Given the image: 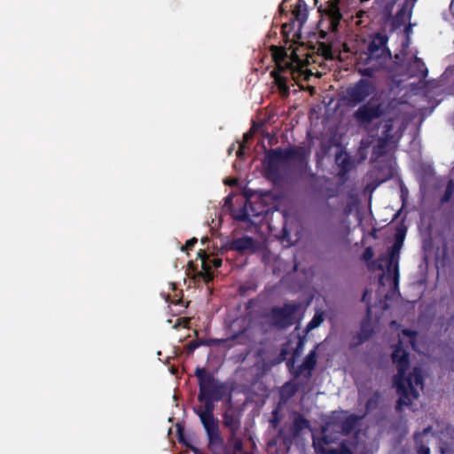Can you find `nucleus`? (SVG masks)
<instances>
[{
  "label": "nucleus",
  "instance_id": "nucleus-1",
  "mask_svg": "<svg viewBox=\"0 0 454 454\" xmlns=\"http://www.w3.org/2000/svg\"><path fill=\"white\" fill-rule=\"evenodd\" d=\"M392 361L396 364L397 369V373L393 377V384L399 395L395 411L401 412L403 406H410L413 400L419 396V389H422L424 386V378L421 369L418 366L413 367L412 371L406 375L410 368V358L409 353L403 348L401 340L395 347Z\"/></svg>",
  "mask_w": 454,
  "mask_h": 454
},
{
  "label": "nucleus",
  "instance_id": "nucleus-2",
  "mask_svg": "<svg viewBox=\"0 0 454 454\" xmlns=\"http://www.w3.org/2000/svg\"><path fill=\"white\" fill-rule=\"evenodd\" d=\"M387 43V37L385 35L377 33L372 36L366 51L359 54L356 64V68L362 76L375 78L377 72L386 69L391 59Z\"/></svg>",
  "mask_w": 454,
  "mask_h": 454
},
{
  "label": "nucleus",
  "instance_id": "nucleus-3",
  "mask_svg": "<svg viewBox=\"0 0 454 454\" xmlns=\"http://www.w3.org/2000/svg\"><path fill=\"white\" fill-rule=\"evenodd\" d=\"M199 401L204 403V406L194 407L193 411L199 416L207 433L208 449L213 454H221L224 447V441L220 432L218 419L214 415L216 400L208 396Z\"/></svg>",
  "mask_w": 454,
  "mask_h": 454
},
{
  "label": "nucleus",
  "instance_id": "nucleus-4",
  "mask_svg": "<svg viewBox=\"0 0 454 454\" xmlns=\"http://www.w3.org/2000/svg\"><path fill=\"white\" fill-rule=\"evenodd\" d=\"M270 51L277 66L275 70L289 71V75L294 81L301 76H304V80H309L312 75L311 71L306 68L309 64V55L306 59H301L297 53V49L293 50L289 55L285 48L276 45L270 47Z\"/></svg>",
  "mask_w": 454,
  "mask_h": 454
},
{
  "label": "nucleus",
  "instance_id": "nucleus-5",
  "mask_svg": "<svg viewBox=\"0 0 454 454\" xmlns=\"http://www.w3.org/2000/svg\"><path fill=\"white\" fill-rule=\"evenodd\" d=\"M309 152L301 146L291 145L287 148L277 147L265 153V164L270 174L277 175L281 165L294 161L299 165L307 163Z\"/></svg>",
  "mask_w": 454,
  "mask_h": 454
},
{
  "label": "nucleus",
  "instance_id": "nucleus-6",
  "mask_svg": "<svg viewBox=\"0 0 454 454\" xmlns=\"http://www.w3.org/2000/svg\"><path fill=\"white\" fill-rule=\"evenodd\" d=\"M301 309L298 302H286L283 306H273L266 317L270 325L277 329L285 330L296 323V314Z\"/></svg>",
  "mask_w": 454,
  "mask_h": 454
},
{
  "label": "nucleus",
  "instance_id": "nucleus-7",
  "mask_svg": "<svg viewBox=\"0 0 454 454\" xmlns=\"http://www.w3.org/2000/svg\"><path fill=\"white\" fill-rule=\"evenodd\" d=\"M377 94L376 82L366 78H361L346 90V100L349 106L364 104Z\"/></svg>",
  "mask_w": 454,
  "mask_h": 454
},
{
  "label": "nucleus",
  "instance_id": "nucleus-8",
  "mask_svg": "<svg viewBox=\"0 0 454 454\" xmlns=\"http://www.w3.org/2000/svg\"><path fill=\"white\" fill-rule=\"evenodd\" d=\"M268 212L267 206L261 200L252 201L250 199H247L246 203L242 208H240L239 215L235 218L241 222H251L253 218L262 217Z\"/></svg>",
  "mask_w": 454,
  "mask_h": 454
},
{
  "label": "nucleus",
  "instance_id": "nucleus-9",
  "mask_svg": "<svg viewBox=\"0 0 454 454\" xmlns=\"http://www.w3.org/2000/svg\"><path fill=\"white\" fill-rule=\"evenodd\" d=\"M194 375L199 381L200 392L198 400L206 399L210 396L219 380L212 373L208 372L206 368L197 367Z\"/></svg>",
  "mask_w": 454,
  "mask_h": 454
},
{
  "label": "nucleus",
  "instance_id": "nucleus-10",
  "mask_svg": "<svg viewBox=\"0 0 454 454\" xmlns=\"http://www.w3.org/2000/svg\"><path fill=\"white\" fill-rule=\"evenodd\" d=\"M384 114L381 104H372L371 101L362 104L354 113V118L360 124H370Z\"/></svg>",
  "mask_w": 454,
  "mask_h": 454
},
{
  "label": "nucleus",
  "instance_id": "nucleus-11",
  "mask_svg": "<svg viewBox=\"0 0 454 454\" xmlns=\"http://www.w3.org/2000/svg\"><path fill=\"white\" fill-rule=\"evenodd\" d=\"M393 125L387 122L383 126V131L380 137L377 139V143L373 145L372 150V159L377 160L379 158L386 155L391 145L394 143V135L392 134Z\"/></svg>",
  "mask_w": 454,
  "mask_h": 454
},
{
  "label": "nucleus",
  "instance_id": "nucleus-12",
  "mask_svg": "<svg viewBox=\"0 0 454 454\" xmlns=\"http://www.w3.org/2000/svg\"><path fill=\"white\" fill-rule=\"evenodd\" d=\"M339 4L340 0H325L324 4L318 7V12L322 16L327 17L329 20L328 28L332 31L338 29L340 20L342 19Z\"/></svg>",
  "mask_w": 454,
  "mask_h": 454
},
{
  "label": "nucleus",
  "instance_id": "nucleus-13",
  "mask_svg": "<svg viewBox=\"0 0 454 454\" xmlns=\"http://www.w3.org/2000/svg\"><path fill=\"white\" fill-rule=\"evenodd\" d=\"M317 348L318 345H316V347L305 356L302 364L292 372L294 378H299L302 374L307 380L311 378L312 371L316 368L317 363Z\"/></svg>",
  "mask_w": 454,
  "mask_h": 454
},
{
  "label": "nucleus",
  "instance_id": "nucleus-14",
  "mask_svg": "<svg viewBox=\"0 0 454 454\" xmlns=\"http://www.w3.org/2000/svg\"><path fill=\"white\" fill-rule=\"evenodd\" d=\"M255 242L252 237L244 235L240 238L232 239L229 244V248L240 254L247 250L254 251Z\"/></svg>",
  "mask_w": 454,
  "mask_h": 454
},
{
  "label": "nucleus",
  "instance_id": "nucleus-15",
  "mask_svg": "<svg viewBox=\"0 0 454 454\" xmlns=\"http://www.w3.org/2000/svg\"><path fill=\"white\" fill-rule=\"evenodd\" d=\"M198 257L201 261V268L202 270L198 273V275L202 278L206 284L211 282L214 278V274L211 269V265L208 263L209 256L207 252L203 249H200L198 252Z\"/></svg>",
  "mask_w": 454,
  "mask_h": 454
},
{
  "label": "nucleus",
  "instance_id": "nucleus-16",
  "mask_svg": "<svg viewBox=\"0 0 454 454\" xmlns=\"http://www.w3.org/2000/svg\"><path fill=\"white\" fill-rule=\"evenodd\" d=\"M282 73L289 74V71L272 70L270 75L274 78L280 94L286 97L289 95V87L287 85L288 77L282 74Z\"/></svg>",
  "mask_w": 454,
  "mask_h": 454
},
{
  "label": "nucleus",
  "instance_id": "nucleus-17",
  "mask_svg": "<svg viewBox=\"0 0 454 454\" xmlns=\"http://www.w3.org/2000/svg\"><path fill=\"white\" fill-rule=\"evenodd\" d=\"M223 424L225 427L229 428L232 438H235V434L240 427L239 417L232 411H225L223 414Z\"/></svg>",
  "mask_w": 454,
  "mask_h": 454
},
{
  "label": "nucleus",
  "instance_id": "nucleus-18",
  "mask_svg": "<svg viewBox=\"0 0 454 454\" xmlns=\"http://www.w3.org/2000/svg\"><path fill=\"white\" fill-rule=\"evenodd\" d=\"M408 72L411 76L420 75L422 78H426L428 74L425 63L418 57H414L412 61L409 63Z\"/></svg>",
  "mask_w": 454,
  "mask_h": 454
},
{
  "label": "nucleus",
  "instance_id": "nucleus-19",
  "mask_svg": "<svg viewBox=\"0 0 454 454\" xmlns=\"http://www.w3.org/2000/svg\"><path fill=\"white\" fill-rule=\"evenodd\" d=\"M306 428H310V422L302 414L296 412L291 426L292 434L298 436Z\"/></svg>",
  "mask_w": 454,
  "mask_h": 454
},
{
  "label": "nucleus",
  "instance_id": "nucleus-20",
  "mask_svg": "<svg viewBox=\"0 0 454 454\" xmlns=\"http://www.w3.org/2000/svg\"><path fill=\"white\" fill-rule=\"evenodd\" d=\"M292 15L295 21L299 23L300 27L306 22L308 19V8L303 0H298V3L292 12Z\"/></svg>",
  "mask_w": 454,
  "mask_h": 454
},
{
  "label": "nucleus",
  "instance_id": "nucleus-21",
  "mask_svg": "<svg viewBox=\"0 0 454 454\" xmlns=\"http://www.w3.org/2000/svg\"><path fill=\"white\" fill-rule=\"evenodd\" d=\"M411 16V7H409V1L406 0L400 10L396 12L393 24L395 27L403 25L407 20Z\"/></svg>",
  "mask_w": 454,
  "mask_h": 454
},
{
  "label": "nucleus",
  "instance_id": "nucleus-22",
  "mask_svg": "<svg viewBox=\"0 0 454 454\" xmlns=\"http://www.w3.org/2000/svg\"><path fill=\"white\" fill-rule=\"evenodd\" d=\"M400 253L394 250L392 247L389 249L387 254L386 256H381L380 259L387 261V270L390 271L391 268L394 266L395 270V278L397 279L398 273V260H399Z\"/></svg>",
  "mask_w": 454,
  "mask_h": 454
},
{
  "label": "nucleus",
  "instance_id": "nucleus-23",
  "mask_svg": "<svg viewBox=\"0 0 454 454\" xmlns=\"http://www.w3.org/2000/svg\"><path fill=\"white\" fill-rule=\"evenodd\" d=\"M358 417L351 414L340 422V431L344 435L349 434L356 427Z\"/></svg>",
  "mask_w": 454,
  "mask_h": 454
},
{
  "label": "nucleus",
  "instance_id": "nucleus-24",
  "mask_svg": "<svg viewBox=\"0 0 454 454\" xmlns=\"http://www.w3.org/2000/svg\"><path fill=\"white\" fill-rule=\"evenodd\" d=\"M372 333L373 330L369 325V324L363 322L361 325V330L356 336V338L357 339L356 345L362 344L363 342L368 340L372 336Z\"/></svg>",
  "mask_w": 454,
  "mask_h": 454
},
{
  "label": "nucleus",
  "instance_id": "nucleus-25",
  "mask_svg": "<svg viewBox=\"0 0 454 454\" xmlns=\"http://www.w3.org/2000/svg\"><path fill=\"white\" fill-rule=\"evenodd\" d=\"M305 340H306V339H305L304 336H299L298 337V341L296 343V346L293 349V352H292L293 357H292V359L288 360L287 363H286V365L288 367L289 366L294 367V360L296 358H298L299 356H301V355L302 354V351H303V348H304V345H305Z\"/></svg>",
  "mask_w": 454,
  "mask_h": 454
},
{
  "label": "nucleus",
  "instance_id": "nucleus-26",
  "mask_svg": "<svg viewBox=\"0 0 454 454\" xmlns=\"http://www.w3.org/2000/svg\"><path fill=\"white\" fill-rule=\"evenodd\" d=\"M299 390V385L296 383H293L288 381L285 383L281 390V398L285 400H288L295 395V394Z\"/></svg>",
  "mask_w": 454,
  "mask_h": 454
},
{
  "label": "nucleus",
  "instance_id": "nucleus-27",
  "mask_svg": "<svg viewBox=\"0 0 454 454\" xmlns=\"http://www.w3.org/2000/svg\"><path fill=\"white\" fill-rule=\"evenodd\" d=\"M228 394L227 385L223 382L218 381L213 394L210 395L213 399L216 400V402L222 401L224 396Z\"/></svg>",
  "mask_w": 454,
  "mask_h": 454
},
{
  "label": "nucleus",
  "instance_id": "nucleus-28",
  "mask_svg": "<svg viewBox=\"0 0 454 454\" xmlns=\"http://www.w3.org/2000/svg\"><path fill=\"white\" fill-rule=\"evenodd\" d=\"M320 452L322 454H353L345 442H340L338 448H333L328 450L321 448Z\"/></svg>",
  "mask_w": 454,
  "mask_h": 454
},
{
  "label": "nucleus",
  "instance_id": "nucleus-29",
  "mask_svg": "<svg viewBox=\"0 0 454 454\" xmlns=\"http://www.w3.org/2000/svg\"><path fill=\"white\" fill-rule=\"evenodd\" d=\"M317 53L326 59H333L332 45L325 42H318L317 44Z\"/></svg>",
  "mask_w": 454,
  "mask_h": 454
},
{
  "label": "nucleus",
  "instance_id": "nucleus-30",
  "mask_svg": "<svg viewBox=\"0 0 454 454\" xmlns=\"http://www.w3.org/2000/svg\"><path fill=\"white\" fill-rule=\"evenodd\" d=\"M381 395L377 390L373 393V395L366 401L365 403V411L367 412H370L372 411H374L377 409L380 400Z\"/></svg>",
  "mask_w": 454,
  "mask_h": 454
},
{
  "label": "nucleus",
  "instance_id": "nucleus-31",
  "mask_svg": "<svg viewBox=\"0 0 454 454\" xmlns=\"http://www.w3.org/2000/svg\"><path fill=\"white\" fill-rule=\"evenodd\" d=\"M454 193V182L453 180H450L447 184L446 189L441 197V204H445L449 202Z\"/></svg>",
  "mask_w": 454,
  "mask_h": 454
},
{
  "label": "nucleus",
  "instance_id": "nucleus-32",
  "mask_svg": "<svg viewBox=\"0 0 454 454\" xmlns=\"http://www.w3.org/2000/svg\"><path fill=\"white\" fill-rule=\"evenodd\" d=\"M324 321L322 313H316L312 319L307 325V332L318 327Z\"/></svg>",
  "mask_w": 454,
  "mask_h": 454
},
{
  "label": "nucleus",
  "instance_id": "nucleus-33",
  "mask_svg": "<svg viewBox=\"0 0 454 454\" xmlns=\"http://www.w3.org/2000/svg\"><path fill=\"white\" fill-rule=\"evenodd\" d=\"M374 171L376 172L375 173V177L379 181L380 184H381V183H383L385 181L389 180L393 176L392 168L388 164H386V175L385 176L380 177V176H379L380 169H377V170H374Z\"/></svg>",
  "mask_w": 454,
  "mask_h": 454
},
{
  "label": "nucleus",
  "instance_id": "nucleus-34",
  "mask_svg": "<svg viewBox=\"0 0 454 454\" xmlns=\"http://www.w3.org/2000/svg\"><path fill=\"white\" fill-rule=\"evenodd\" d=\"M229 442H232L233 452L243 453V442L240 438H232V434L229 438Z\"/></svg>",
  "mask_w": 454,
  "mask_h": 454
},
{
  "label": "nucleus",
  "instance_id": "nucleus-35",
  "mask_svg": "<svg viewBox=\"0 0 454 454\" xmlns=\"http://www.w3.org/2000/svg\"><path fill=\"white\" fill-rule=\"evenodd\" d=\"M373 255H374V252H373L372 247H368L364 249L362 257H363L364 261L369 262L372 259Z\"/></svg>",
  "mask_w": 454,
  "mask_h": 454
},
{
  "label": "nucleus",
  "instance_id": "nucleus-36",
  "mask_svg": "<svg viewBox=\"0 0 454 454\" xmlns=\"http://www.w3.org/2000/svg\"><path fill=\"white\" fill-rule=\"evenodd\" d=\"M416 451L418 454H430L429 447L419 442H416Z\"/></svg>",
  "mask_w": 454,
  "mask_h": 454
},
{
  "label": "nucleus",
  "instance_id": "nucleus-37",
  "mask_svg": "<svg viewBox=\"0 0 454 454\" xmlns=\"http://www.w3.org/2000/svg\"><path fill=\"white\" fill-rule=\"evenodd\" d=\"M280 422V417L278 416V410H274L272 412V419L270 420V423L273 428H276Z\"/></svg>",
  "mask_w": 454,
  "mask_h": 454
},
{
  "label": "nucleus",
  "instance_id": "nucleus-38",
  "mask_svg": "<svg viewBox=\"0 0 454 454\" xmlns=\"http://www.w3.org/2000/svg\"><path fill=\"white\" fill-rule=\"evenodd\" d=\"M431 430H432V427H431V426H429V427H427L424 428V429H423V431H422L421 433H416V434H414V441H415V442H419V441H420V437H421L422 435L427 434L428 433H430V432H431Z\"/></svg>",
  "mask_w": 454,
  "mask_h": 454
},
{
  "label": "nucleus",
  "instance_id": "nucleus-39",
  "mask_svg": "<svg viewBox=\"0 0 454 454\" xmlns=\"http://www.w3.org/2000/svg\"><path fill=\"white\" fill-rule=\"evenodd\" d=\"M200 346V343H198V341H191L186 346V351L188 354H192Z\"/></svg>",
  "mask_w": 454,
  "mask_h": 454
},
{
  "label": "nucleus",
  "instance_id": "nucleus-40",
  "mask_svg": "<svg viewBox=\"0 0 454 454\" xmlns=\"http://www.w3.org/2000/svg\"><path fill=\"white\" fill-rule=\"evenodd\" d=\"M198 242V239L196 238H192L191 239L187 240L185 245L182 247V250H191L194 247V245Z\"/></svg>",
  "mask_w": 454,
  "mask_h": 454
},
{
  "label": "nucleus",
  "instance_id": "nucleus-41",
  "mask_svg": "<svg viewBox=\"0 0 454 454\" xmlns=\"http://www.w3.org/2000/svg\"><path fill=\"white\" fill-rule=\"evenodd\" d=\"M179 442H184L186 446H188L191 450L194 453V454H203L197 447L195 446H192V445H188L183 439V435L180 434H179Z\"/></svg>",
  "mask_w": 454,
  "mask_h": 454
},
{
  "label": "nucleus",
  "instance_id": "nucleus-42",
  "mask_svg": "<svg viewBox=\"0 0 454 454\" xmlns=\"http://www.w3.org/2000/svg\"><path fill=\"white\" fill-rule=\"evenodd\" d=\"M403 334L411 338H414L416 336V333L409 329L403 330Z\"/></svg>",
  "mask_w": 454,
  "mask_h": 454
},
{
  "label": "nucleus",
  "instance_id": "nucleus-43",
  "mask_svg": "<svg viewBox=\"0 0 454 454\" xmlns=\"http://www.w3.org/2000/svg\"><path fill=\"white\" fill-rule=\"evenodd\" d=\"M403 239H404V232H398L395 236V242H399V243L403 244Z\"/></svg>",
  "mask_w": 454,
  "mask_h": 454
},
{
  "label": "nucleus",
  "instance_id": "nucleus-44",
  "mask_svg": "<svg viewBox=\"0 0 454 454\" xmlns=\"http://www.w3.org/2000/svg\"><path fill=\"white\" fill-rule=\"evenodd\" d=\"M212 263H213L214 267L217 269L222 266L223 261H222V259L215 258L212 260Z\"/></svg>",
  "mask_w": 454,
  "mask_h": 454
},
{
  "label": "nucleus",
  "instance_id": "nucleus-45",
  "mask_svg": "<svg viewBox=\"0 0 454 454\" xmlns=\"http://www.w3.org/2000/svg\"><path fill=\"white\" fill-rule=\"evenodd\" d=\"M208 341L210 343V346H212V345H219L222 342H223L224 340H222V339H208Z\"/></svg>",
  "mask_w": 454,
  "mask_h": 454
},
{
  "label": "nucleus",
  "instance_id": "nucleus-46",
  "mask_svg": "<svg viewBox=\"0 0 454 454\" xmlns=\"http://www.w3.org/2000/svg\"><path fill=\"white\" fill-rule=\"evenodd\" d=\"M255 304H256V301H255L254 299H250V300L246 303V309H251L252 307H254Z\"/></svg>",
  "mask_w": 454,
  "mask_h": 454
},
{
  "label": "nucleus",
  "instance_id": "nucleus-47",
  "mask_svg": "<svg viewBox=\"0 0 454 454\" xmlns=\"http://www.w3.org/2000/svg\"><path fill=\"white\" fill-rule=\"evenodd\" d=\"M403 244L399 242H394L393 246L391 247L394 250L400 253V250L402 248Z\"/></svg>",
  "mask_w": 454,
  "mask_h": 454
},
{
  "label": "nucleus",
  "instance_id": "nucleus-48",
  "mask_svg": "<svg viewBox=\"0 0 454 454\" xmlns=\"http://www.w3.org/2000/svg\"><path fill=\"white\" fill-rule=\"evenodd\" d=\"M403 244L399 242H394L393 246L391 247L394 250L400 253V250L402 248Z\"/></svg>",
  "mask_w": 454,
  "mask_h": 454
},
{
  "label": "nucleus",
  "instance_id": "nucleus-49",
  "mask_svg": "<svg viewBox=\"0 0 454 454\" xmlns=\"http://www.w3.org/2000/svg\"><path fill=\"white\" fill-rule=\"evenodd\" d=\"M224 204L226 206H229V205H231L232 204V196L231 195H228L227 197H225L224 199Z\"/></svg>",
  "mask_w": 454,
  "mask_h": 454
},
{
  "label": "nucleus",
  "instance_id": "nucleus-50",
  "mask_svg": "<svg viewBox=\"0 0 454 454\" xmlns=\"http://www.w3.org/2000/svg\"><path fill=\"white\" fill-rule=\"evenodd\" d=\"M198 343H200V346L203 345V346H210V343L208 341V339H206V340H198Z\"/></svg>",
  "mask_w": 454,
  "mask_h": 454
},
{
  "label": "nucleus",
  "instance_id": "nucleus-51",
  "mask_svg": "<svg viewBox=\"0 0 454 454\" xmlns=\"http://www.w3.org/2000/svg\"><path fill=\"white\" fill-rule=\"evenodd\" d=\"M326 36H327V32H325L324 30H321L320 33H319V38L325 39Z\"/></svg>",
  "mask_w": 454,
  "mask_h": 454
},
{
  "label": "nucleus",
  "instance_id": "nucleus-52",
  "mask_svg": "<svg viewBox=\"0 0 454 454\" xmlns=\"http://www.w3.org/2000/svg\"><path fill=\"white\" fill-rule=\"evenodd\" d=\"M287 27H288V24H286V23L282 26L283 33H286Z\"/></svg>",
  "mask_w": 454,
  "mask_h": 454
},
{
  "label": "nucleus",
  "instance_id": "nucleus-53",
  "mask_svg": "<svg viewBox=\"0 0 454 454\" xmlns=\"http://www.w3.org/2000/svg\"><path fill=\"white\" fill-rule=\"evenodd\" d=\"M250 137H251V135H250V134H248V133H245V134H244V139H245V140H248Z\"/></svg>",
  "mask_w": 454,
  "mask_h": 454
},
{
  "label": "nucleus",
  "instance_id": "nucleus-54",
  "mask_svg": "<svg viewBox=\"0 0 454 454\" xmlns=\"http://www.w3.org/2000/svg\"><path fill=\"white\" fill-rule=\"evenodd\" d=\"M411 26L410 24L408 27H405V32L408 34L411 31Z\"/></svg>",
  "mask_w": 454,
  "mask_h": 454
},
{
  "label": "nucleus",
  "instance_id": "nucleus-55",
  "mask_svg": "<svg viewBox=\"0 0 454 454\" xmlns=\"http://www.w3.org/2000/svg\"><path fill=\"white\" fill-rule=\"evenodd\" d=\"M239 291L242 294H245V286H240Z\"/></svg>",
  "mask_w": 454,
  "mask_h": 454
},
{
  "label": "nucleus",
  "instance_id": "nucleus-56",
  "mask_svg": "<svg viewBox=\"0 0 454 454\" xmlns=\"http://www.w3.org/2000/svg\"><path fill=\"white\" fill-rule=\"evenodd\" d=\"M323 441L325 442V443L328 444L329 443V441L326 439V437H323Z\"/></svg>",
  "mask_w": 454,
  "mask_h": 454
},
{
  "label": "nucleus",
  "instance_id": "nucleus-57",
  "mask_svg": "<svg viewBox=\"0 0 454 454\" xmlns=\"http://www.w3.org/2000/svg\"><path fill=\"white\" fill-rule=\"evenodd\" d=\"M377 267H378V269H380V270L383 269V266L381 264L378 265Z\"/></svg>",
  "mask_w": 454,
  "mask_h": 454
},
{
  "label": "nucleus",
  "instance_id": "nucleus-58",
  "mask_svg": "<svg viewBox=\"0 0 454 454\" xmlns=\"http://www.w3.org/2000/svg\"><path fill=\"white\" fill-rule=\"evenodd\" d=\"M372 236H373L374 238H376L375 231H373V232H372Z\"/></svg>",
  "mask_w": 454,
  "mask_h": 454
},
{
  "label": "nucleus",
  "instance_id": "nucleus-59",
  "mask_svg": "<svg viewBox=\"0 0 454 454\" xmlns=\"http://www.w3.org/2000/svg\"><path fill=\"white\" fill-rule=\"evenodd\" d=\"M232 454H240V453H238V452H232Z\"/></svg>",
  "mask_w": 454,
  "mask_h": 454
}]
</instances>
